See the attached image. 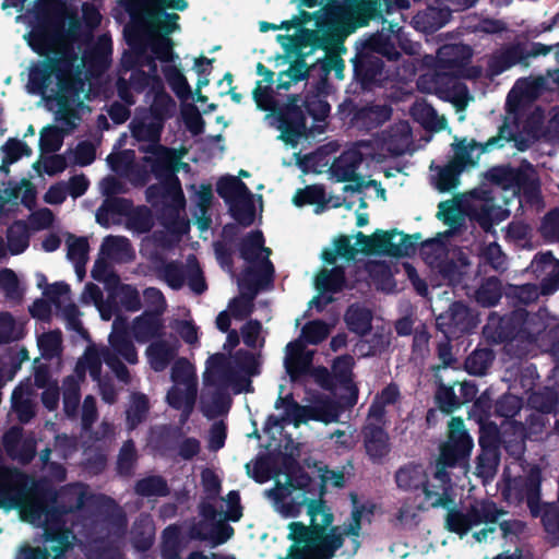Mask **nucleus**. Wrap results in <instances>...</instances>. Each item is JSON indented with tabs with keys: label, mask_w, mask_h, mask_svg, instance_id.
I'll return each mask as SVG.
<instances>
[{
	"label": "nucleus",
	"mask_w": 559,
	"mask_h": 559,
	"mask_svg": "<svg viewBox=\"0 0 559 559\" xmlns=\"http://www.w3.org/2000/svg\"><path fill=\"white\" fill-rule=\"evenodd\" d=\"M80 498L74 508L57 502V491L48 484L35 481L29 475L16 467L0 469V508L21 509L31 522L39 521L43 515H64L82 506Z\"/></svg>",
	"instance_id": "nucleus-1"
},
{
	"label": "nucleus",
	"mask_w": 559,
	"mask_h": 559,
	"mask_svg": "<svg viewBox=\"0 0 559 559\" xmlns=\"http://www.w3.org/2000/svg\"><path fill=\"white\" fill-rule=\"evenodd\" d=\"M37 20V24L28 34L27 41L32 50L44 57V60L29 67L27 88L32 94L45 95L58 66L62 68L68 66L64 60H60L58 52L59 45H66V31L63 20L46 4L39 8Z\"/></svg>",
	"instance_id": "nucleus-2"
},
{
	"label": "nucleus",
	"mask_w": 559,
	"mask_h": 559,
	"mask_svg": "<svg viewBox=\"0 0 559 559\" xmlns=\"http://www.w3.org/2000/svg\"><path fill=\"white\" fill-rule=\"evenodd\" d=\"M514 140V133L507 123H503L499 127L498 133L489 138L486 142H477L474 139L467 142L466 138L456 141L452 144L454 152L453 158L448 164L440 167L438 171L437 189L440 192H448L455 189L460 182V175L466 167L476 166L481 154L495 148H502L508 142Z\"/></svg>",
	"instance_id": "nucleus-3"
},
{
	"label": "nucleus",
	"mask_w": 559,
	"mask_h": 559,
	"mask_svg": "<svg viewBox=\"0 0 559 559\" xmlns=\"http://www.w3.org/2000/svg\"><path fill=\"white\" fill-rule=\"evenodd\" d=\"M544 330V323L524 308H516L497 319L490 317L484 328L486 337L493 344L513 341L534 343Z\"/></svg>",
	"instance_id": "nucleus-4"
},
{
	"label": "nucleus",
	"mask_w": 559,
	"mask_h": 559,
	"mask_svg": "<svg viewBox=\"0 0 559 559\" xmlns=\"http://www.w3.org/2000/svg\"><path fill=\"white\" fill-rule=\"evenodd\" d=\"M484 177L490 183L502 190H513L521 194L530 204H536L542 201L540 181L532 170L514 168L510 164L490 167Z\"/></svg>",
	"instance_id": "nucleus-5"
},
{
	"label": "nucleus",
	"mask_w": 559,
	"mask_h": 559,
	"mask_svg": "<svg viewBox=\"0 0 559 559\" xmlns=\"http://www.w3.org/2000/svg\"><path fill=\"white\" fill-rule=\"evenodd\" d=\"M62 515L46 518L44 526V539L49 544L46 547L31 546L25 544L20 547L15 559H62L66 552L72 547L70 538L72 531L68 528L61 519Z\"/></svg>",
	"instance_id": "nucleus-6"
},
{
	"label": "nucleus",
	"mask_w": 559,
	"mask_h": 559,
	"mask_svg": "<svg viewBox=\"0 0 559 559\" xmlns=\"http://www.w3.org/2000/svg\"><path fill=\"white\" fill-rule=\"evenodd\" d=\"M275 267L271 260H265L259 270L245 269L239 280L241 297L235 298L229 307L236 319L243 320L249 317L253 310V299L260 289L273 285Z\"/></svg>",
	"instance_id": "nucleus-7"
},
{
	"label": "nucleus",
	"mask_w": 559,
	"mask_h": 559,
	"mask_svg": "<svg viewBox=\"0 0 559 559\" xmlns=\"http://www.w3.org/2000/svg\"><path fill=\"white\" fill-rule=\"evenodd\" d=\"M472 49L463 44L443 45L437 52V71L430 76L420 78L421 83H429V88L436 92V78L451 76L454 79L467 78L466 67L471 62Z\"/></svg>",
	"instance_id": "nucleus-8"
},
{
	"label": "nucleus",
	"mask_w": 559,
	"mask_h": 559,
	"mask_svg": "<svg viewBox=\"0 0 559 559\" xmlns=\"http://www.w3.org/2000/svg\"><path fill=\"white\" fill-rule=\"evenodd\" d=\"M60 60H64L68 66L62 68L58 66L55 78L57 80V91H55V98L58 106H62L66 103H76L79 105L82 102L79 100L80 93L82 91L83 81L79 76V72L74 71L75 62L79 56L71 44L59 45Z\"/></svg>",
	"instance_id": "nucleus-9"
},
{
	"label": "nucleus",
	"mask_w": 559,
	"mask_h": 559,
	"mask_svg": "<svg viewBox=\"0 0 559 559\" xmlns=\"http://www.w3.org/2000/svg\"><path fill=\"white\" fill-rule=\"evenodd\" d=\"M318 28L322 29V33H320V31L301 27L298 35L292 37L278 35L277 39L289 40L292 51L296 55L308 53L309 56L316 49L328 51L332 48H337L343 44L344 36L348 34L343 28L330 27L326 24Z\"/></svg>",
	"instance_id": "nucleus-10"
},
{
	"label": "nucleus",
	"mask_w": 559,
	"mask_h": 559,
	"mask_svg": "<svg viewBox=\"0 0 559 559\" xmlns=\"http://www.w3.org/2000/svg\"><path fill=\"white\" fill-rule=\"evenodd\" d=\"M344 532L340 526H331L324 530L322 526L314 528L309 547H295L289 549L290 559H332L337 550L344 546Z\"/></svg>",
	"instance_id": "nucleus-11"
},
{
	"label": "nucleus",
	"mask_w": 559,
	"mask_h": 559,
	"mask_svg": "<svg viewBox=\"0 0 559 559\" xmlns=\"http://www.w3.org/2000/svg\"><path fill=\"white\" fill-rule=\"evenodd\" d=\"M449 428L448 439L440 445L438 457L447 465L465 467L468 465L474 447L473 439L460 417H453L450 420Z\"/></svg>",
	"instance_id": "nucleus-12"
},
{
	"label": "nucleus",
	"mask_w": 559,
	"mask_h": 559,
	"mask_svg": "<svg viewBox=\"0 0 559 559\" xmlns=\"http://www.w3.org/2000/svg\"><path fill=\"white\" fill-rule=\"evenodd\" d=\"M299 94H292L288 102L273 111L281 131L278 139L286 144L295 146L307 132L306 115L299 105Z\"/></svg>",
	"instance_id": "nucleus-13"
},
{
	"label": "nucleus",
	"mask_w": 559,
	"mask_h": 559,
	"mask_svg": "<svg viewBox=\"0 0 559 559\" xmlns=\"http://www.w3.org/2000/svg\"><path fill=\"white\" fill-rule=\"evenodd\" d=\"M352 63L354 82L362 92H372L384 86L389 76L381 57L355 53Z\"/></svg>",
	"instance_id": "nucleus-14"
},
{
	"label": "nucleus",
	"mask_w": 559,
	"mask_h": 559,
	"mask_svg": "<svg viewBox=\"0 0 559 559\" xmlns=\"http://www.w3.org/2000/svg\"><path fill=\"white\" fill-rule=\"evenodd\" d=\"M345 9L355 13L356 29L369 25L370 21L383 20L384 14L393 13L394 9L407 10L409 0H344Z\"/></svg>",
	"instance_id": "nucleus-15"
},
{
	"label": "nucleus",
	"mask_w": 559,
	"mask_h": 559,
	"mask_svg": "<svg viewBox=\"0 0 559 559\" xmlns=\"http://www.w3.org/2000/svg\"><path fill=\"white\" fill-rule=\"evenodd\" d=\"M436 325L447 338H457L474 328V318L469 308L462 301H454L449 309L439 314Z\"/></svg>",
	"instance_id": "nucleus-16"
},
{
	"label": "nucleus",
	"mask_w": 559,
	"mask_h": 559,
	"mask_svg": "<svg viewBox=\"0 0 559 559\" xmlns=\"http://www.w3.org/2000/svg\"><path fill=\"white\" fill-rule=\"evenodd\" d=\"M394 479L399 489L413 493L420 492L425 500L436 496L423 464L411 462L401 466L395 472Z\"/></svg>",
	"instance_id": "nucleus-17"
},
{
	"label": "nucleus",
	"mask_w": 559,
	"mask_h": 559,
	"mask_svg": "<svg viewBox=\"0 0 559 559\" xmlns=\"http://www.w3.org/2000/svg\"><path fill=\"white\" fill-rule=\"evenodd\" d=\"M354 366L355 359L349 354L335 357L331 365L336 386H340L346 392L345 395L340 396L345 407H353L358 402L359 390L354 381Z\"/></svg>",
	"instance_id": "nucleus-18"
},
{
	"label": "nucleus",
	"mask_w": 559,
	"mask_h": 559,
	"mask_svg": "<svg viewBox=\"0 0 559 559\" xmlns=\"http://www.w3.org/2000/svg\"><path fill=\"white\" fill-rule=\"evenodd\" d=\"M528 67L527 55L524 52V43H509L495 50L487 61V74L495 78L510 70L514 66Z\"/></svg>",
	"instance_id": "nucleus-19"
},
{
	"label": "nucleus",
	"mask_w": 559,
	"mask_h": 559,
	"mask_svg": "<svg viewBox=\"0 0 559 559\" xmlns=\"http://www.w3.org/2000/svg\"><path fill=\"white\" fill-rule=\"evenodd\" d=\"M364 447L369 460L374 464H381L391 452L390 436L388 431L378 424L371 421L361 430Z\"/></svg>",
	"instance_id": "nucleus-20"
},
{
	"label": "nucleus",
	"mask_w": 559,
	"mask_h": 559,
	"mask_svg": "<svg viewBox=\"0 0 559 559\" xmlns=\"http://www.w3.org/2000/svg\"><path fill=\"white\" fill-rule=\"evenodd\" d=\"M263 233L259 229L248 233L238 242L239 255L250 265L246 269L259 270L263 262L270 260L271 249L264 246Z\"/></svg>",
	"instance_id": "nucleus-21"
},
{
	"label": "nucleus",
	"mask_w": 559,
	"mask_h": 559,
	"mask_svg": "<svg viewBox=\"0 0 559 559\" xmlns=\"http://www.w3.org/2000/svg\"><path fill=\"white\" fill-rule=\"evenodd\" d=\"M132 334L138 343H146L152 340L163 338L165 325L160 309H146L132 322Z\"/></svg>",
	"instance_id": "nucleus-22"
},
{
	"label": "nucleus",
	"mask_w": 559,
	"mask_h": 559,
	"mask_svg": "<svg viewBox=\"0 0 559 559\" xmlns=\"http://www.w3.org/2000/svg\"><path fill=\"white\" fill-rule=\"evenodd\" d=\"M349 114L352 123L360 130L371 131L391 118L392 109L384 105H366L358 107L352 104Z\"/></svg>",
	"instance_id": "nucleus-23"
},
{
	"label": "nucleus",
	"mask_w": 559,
	"mask_h": 559,
	"mask_svg": "<svg viewBox=\"0 0 559 559\" xmlns=\"http://www.w3.org/2000/svg\"><path fill=\"white\" fill-rule=\"evenodd\" d=\"M344 0H328L322 8L323 16L318 19L317 27H322L323 24L330 27L343 28L347 33L356 31L355 13L345 9Z\"/></svg>",
	"instance_id": "nucleus-24"
},
{
	"label": "nucleus",
	"mask_w": 559,
	"mask_h": 559,
	"mask_svg": "<svg viewBox=\"0 0 559 559\" xmlns=\"http://www.w3.org/2000/svg\"><path fill=\"white\" fill-rule=\"evenodd\" d=\"M501 447L515 460L522 459L525 453V441L528 438L526 426L522 421H502Z\"/></svg>",
	"instance_id": "nucleus-25"
},
{
	"label": "nucleus",
	"mask_w": 559,
	"mask_h": 559,
	"mask_svg": "<svg viewBox=\"0 0 559 559\" xmlns=\"http://www.w3.org/2000/svg\"><path fill=\"white\" fill-rule=\"evenodd\" d=\"M451 16V9L448 7L428 5L413 16L411 24L416 31L432 34L442 28Z\"/></svg>",
	"instance_id": "nucleus-26"
},
{
	"label": "nucleus",
	"mask_w": 559,
	"mask_h": 559,
	"mask_svg": "<svg viewBox=\"0 0 559 559\" xmlns=\"http://www.w3.org/2000/svg\"><path fill=\"white\" fill-rule=\"evenodd\" d=\"M118 2L132 20H138L143 10L185 11L189 5L187 0H118Z\"/></svg>",
	"instance_id": "nucleus-27"
},
{
	"label": "nucleus",
	"mask_w": 559,
	"mask_h": 559,
	"mask_svg": "<svg viewBox=\"0 0 559 559\" xmlns=\"http://www.w3.org/2000/svg\"><path fill=\"white\" fill-rule=\"evenodd\" d=\"M542 480V469L535 465L528 471L520 487L521 498L525 499L533 516H538L540 513Z\"/></svg>",
	"instance_id": "nucleus-28"
},
{
	"label": "nucleus",
	"mask_w": 559,
	"mask_h": 559,
	"mask_svg": "<svg viewBox=\"0 0 559 559\" xmlns=\"http://www.w3.org/2000/svg\"><path fill=\"white\" fill-rule=\"evenodd\" d=\"M386 234L390 235L389 245L385 247L384 255L393 258H405L412 257L416 253L417 241L421 239L420 233L407 235L403 231H399L397 229H391L388 230Z\"/></svg>",
	"instance_id": "nucleus-29"
},
{
	"label": "nucleus",
	"mask_w": 559,
	"mask_h": 559,
	"mask_svg": "<svg viewBox=\"0 0 559 559\" xmlns=\"http://www.w3.org/2000/svg\"><path fill=\"white\" fill-rule=\"evenodd\" d=\"M235 371L231 360L225 354L215 353L206 360L204 380L206 383L228 385V381L234 378Z\"/></svg>",
	"instance_id": "nucleus-30"
},
{
	"label": "nucleus",
	"mask_w": 559,
	"mask_h": 559,
	"mask_svg": "<svg viewBox=\"0 0 559 559\" xmlns=\"http://www.w3.org/2000/svg\"><path fill=\"white\" fill-rule=\"evenodd\" d=\"M141 19L154 33L159 36H168L180 28L177 13H167L158 10H143L140 13Z\"/></svg>",
	"instance_id": "nucleus-31"
},
{
	"label": "nucleus",
	"mask_w": 559,
	"mask_h": 559,
	"mask_svg": "<svg viewBox=\"0 0 559 559\" xmlns=\"http://www.w3.org/2000/svg\"><path fill=\"white\" fill-rule=\"evenodd\" d=\"M362 163V154L356 148L344 151L331 165V173L336 181L345 182L355 178Z\"/></svg>",
	"instance_id": "nucleus-32"
},
{
	"label": "nucleus",
	"mask_w": 559,
	"mask_h": 559,
	"mask_svg": "<svg viewBox=\"0 0 559 559\" xmlns=\"http://www.w3.org/2000/svg\"><path fill=\"white\" fill-rule=\"evenodd\" d=\"M180 156L177 151L168 147V152H159L156 156H144L142 162L150 166V171L156 179L173 175L178 170Z\"/></svg>",
	"instance_id": "nucleus-33"
},
{
	"label": "nucleus",
	"mask_w": 559,
	"mask_h": 559,
	"mask_svg": "<svg viewBox=\"0 0 559 559\" xmlns=\"http://www.w3.org/2000/svg\"><path fill=\"white\" fill-rule=\"evenodd\" d=\"M177 355V347L159 338L153 341L146 348V356L151 368L155 372L164 371Z\"/></svg>",
	"instance_id": "nucleus-34"
},
{
	"label": "nucleus",
	"mask_w": 559,
	"mask_h": 559,
	"mask_svg": "<svg viewBox=\"0 0 559 559\" xmlns=\"http://www.w3.org/2000/svg\"><path fill=\"white\" fill-rule=\"evenodd\" d=\"M372 318L371 310L359 304L350 305L344 314L347 329L359 336H366L370 333Z\"/></svg>",
	"instance_id": "nucleus-35"
},
{
	"label": "nucleus",
	"mask_w": 559,
	"mask_h": 559,
	"mask_svg": "<svg viewBox=\"0 0 559 559\" xmlns=\"http://www.w3.org/2000/svg\"><path fill=\"white\" fill-rule=\"evenodd\" d=\"M197 394V384L185 385V389H181L179 384H174L167 392L166 401L170 407L177 411L183 409L188 416L193 409Z\"/></svg>",
	"instance_id": "nucleus-36"
},
{
	"label": "nucleus",
	"mask_w": 559,
	"mask_h": 559,
	"mask_svg": "<svg viewBox=\"0 0 559 559\" xmlns=\"http://www.w3.org/2000/svg\"><path fill=\"white\" fill-rule=\"evenodd\" d=\"M346 285V275L343 266L323 269L316 277V288L320 294H336L342 292Z\"/></svg>",
	"instance_id": "nucleus-37"
},
{
	"label": "nucleus",
	"mask_w": 559,
	"mask_h": 559,
	"mask_svg": "<svg viewBox=\"0 0 559 559\" xmlns=\"http://www.w3.org/2000/svg\"><path fill=\"white\" fill-rule=\"evenodd\" d=\"M307 56L308 53L296 55V59L289 64L288 69L280 72L277 90H288L293 83L309 78L310 67L306 62Z\"/></svg>",
	"instance_id": "nucleus-38"
},
{
	"label": "nucleus",
	"mask_w": 559,
	"mask_h": 559,
	"mask_svg": "<svg viewBox=\"0 0 559 559\" xmlns=\"http://www.w3.org/2000/svg\"><path fill=\"white\" fill-rule=\"evenodd\" d=\"M112 300L118 302V307L120 306L129 312H135L142 308L140 293L130 284H122L110 288L108 304H112Z\"/></svg>",
	"instance_id": "nucleus-39"
},
{
	"label": "nucleus",
	"mask_w": 559,
	"mask_h": 559,
	"mask_svg": "<svg viewBox=\"0 0 559 559\" xmlns=\"http://www.w3.org/2000/svg\"><path fill=\"white\" fill-rule=\"evenodd\" d=\"M216 192L227 204L240 198L252 197L247 185L238 177L231 175L218 179Z\"/></svg>",
	"instance_id": "nucleus-40"
},
{
	"label": "nucleus",
	"mask_w": 559,
	"mask_h": 559,
	"mask_svg": "<svg viewBox=\"0 0 559 559\" xmlns=\"http://www.w3.org/2000/svg\"><path fill=\"white\" fill-rule=\"evenodd\" d=\"M134 493L143 498L167 497L170 493V488L163 476L150 475L135 481Z\"/></svg>",
	"instance_id": "nucleus-41"
},
{
	"label": "nucleus",
	"mask_w": 559,
	"mask_h": 559,
	"mask_svg": "<svg viewBox=\"0 0 559 559\" xmlns=\"http://www.w3.org/2000/svg\"><path fill=\"white\" fill-rule=\"evenodd\" d=\"M559 393L555 388L545 386L528 397L530 406L537 413L548 415L558 413Z\"/></svg>",
	"instance_id": "nucleus-42"
},
{
	"label": "nucleus",
	"mask_w": 559,
	"mask_h": 559,
	"mask_svg": "<svg viewBox=\"0 0 559 559\" xmlns=\"http://www.w3.org/2000/svg\"><path fill=\"white\" fill-rule=\"evenodd\" d=\"M8 249L11 254L23 253L29 246V230L24 221H15L7 230Z\"/></svg>",
	"instance_id": "nucleus-43"
},
{
	"label": "nucleus",
	"mask_w": 559,
	"mask_h": 559,
	"mask_svg": "<svg viewBox=\"0 0 559 559\" xmlns=\"http://www.w3.org/2000/svg\"><path fill=\"white\" fill-rule=\"evenodd\" d=\"M181 437L180 427L163 425L154 438V448L162 455H170L177 450Z\"/></svg>",
	"instance_id": "nucleus-44"
},
{
	"label": "nucleus",
	"mask_w": 559,
	"mask_h": 559,
	"mask_svg": "<svg viewBox=\"0 0 559 559\" xmlns=\"http://www.w3.org/2000/svg\"><path fill=\"white\" fill-rule=\"evenodd\" d=\"M311 409L310 419L330 424L338 421L342 405L330 397H320L311 405Z\"/></svg>",
	"instance_id": "nucleus-45"
},
{
	"label": "nucleus",
	"mask_w": 559,
	"mask_h": 559,
	"mask_svg": "<svg viewBox=\"0 0 559 559\" xmlns=\"http://www.w3.org/2000/svg\"><path fill=\"white\" fill-rule=\"evenodd\" d=\"M132 136L140 142H160L164 124L154 118L148 122L134 120L130 124Z\"/></svg>",
	"instance_id": "nucleus-46"
},
{
	"label": "nucleus",
	"mask_w": 559,
	"mask_h": 559,
	"mask_svg": "<svg viewBox=\"0 0 559 559\" xmlns=\"http://www.w3.org/2000/svg\"><path fill=\"white\" fill-rule=\"evenodd\" d=\"M148 411V397L141 392L132 393L130 406L126 412L129 429H135L140 424H142L146 419Z\"/></svg>",
	"instance_id": "nucleus-47"
},
{
	"label": "nucleus",
	"mask_w": 559,
	"mask_h": 559,
	"mask_svg": "<svg viewBox=\"0 0 559 559\" xmlns=\"http://www.w3.org/2000/svg\"><path fill=\"white\" fill-rule=\"evenodd\" d=\"M181 532L178 525H168L162 534L160 557L162 559H179L181 550Z\"/></svg>",
	"instance_id": "nucleus-48"
},
{
	"label": "nucleus",
	"mask_w": 559,
	"mask_h": 559,
	"mask_svg": "<svg viewBox=\"0 0 559 559\" xmlns=\"http://www.w3.org/2000/svg\"><path fill=\"white\" fill-rule=\"evenodd\" d=\"M251 198H240L228 203L230 216L236 221V224L242 227L251 226L255 218V209Z\"/></svg>",
	"instance_id": "nucleus-49"
},
{
	"label": "nucleus",
	"mask_w": 559,
	"mask_h": 559,
	"mask_svg": "<svg viewBox=\"0 0 559 559\" xmlns=\"http://www.w3.org/2000/svg\"><path fill=\"white\" fill-rule=\"evenodd\" d=\"M163 73L171 91L180 99H188L192 95L187 78L176 66L163 67Z\"/></svg>",
	"instance_id": "nucleus-50"
},
{
	"label": "nucleus",
	"mask_w": 559,
	"mask_h": 559,
	"mask_svg": "<svg viewBox=\"0 0 559 559\" xmlns=\"http://www.w3.org/2000/svg\"><path fill=\"white\" fill-rule=\"evenodd\" d=\"M389 235L383 230H376L372 235L366 236L364 233L356 234L357 243L361 246V251L366 254H384L386 245H389Z\"/></svg>",
	"instance_id": "nucleus-51"
},
{
	"label": "nucleus",
	"mask_w": 559,
	"mask_h": 559,
	"mask_svg": "<svg viewBox=\"0 0 559 559\" xmlns=\"http://www.w3.org/2000/svg\"><path fill=\"white\" fill-rule=\"evenodd\" d=\"M176 109V102L168 93H159L154 95L150 106V115L154 120L165 126L166 120L173 117Z\"/></svg>",
	"instance_id": "nucleus-52"
},
{
	"label": "nucleus",
	"mask_w": 559,
	"mask_h": 559,
	"mask_svg": "<svg viewBox=\"0 0 559 559\" xmlns=\"http://www.w3.org/2000/svg\"><path fill=\"white\" fill-rule=\"evenodd\" d=\"M127 226L139 234L148 233L154 226L152 211L145 205L132 207L127 217Z\"/></svg>",
	"instance_id": "nucleus-53"
},
{
	"label": "nucleus",
	"mask_w": 559,
	"mask_h": 559,
	"mask_svg": "<svg viewBox=\"0 0 559 559\" xmlns=\"http://www.w3.org/2000/svg\"><path fill=\"white\" fill-rule=\"evenodd\" d=\"M502 297L501 283L497 277H490L476 290V301L483 307L496 306Z\"/></svg>",
	"instance_id": "nucleus-54"
},
{
	"label": "nucleus",
	"mask_w": 559,
	"mask_h": 559,
	"mask_svg": "<svg viewBox=\"0 0 559 559\" xmlns=\"http://www.w3.org/2000/svg\"><path fill=\"white\" fill-rule=\"evenodd\" d=\"M112 52V44L110 37L106 35L99 36L96 44L84 52V60L90 64L106 66Z\"/></svg>",
	"instance_id": "nucleus-55"
},
{
	"label": "nucleus",
	"mask_w": 559,
	"mask_h": 559,
	"mask_svg": "<svg viewBox=\"0 0 559 559\" xmlns=\"http://www.w3.org/2000/svg\"><path fill=\"white\" fill-rule=\"evenodd\" d=\"M170 379L174 384L190 385L193 383L198 385L194 366L186 357H179L175 360Z\"/></svg>",
	"instance_id": "nucleus-56"
},
{
	"label": "nucleus",
	"mask_w": 559,
	"mask_h": 559,
	"mask_svg": "<svg viewBox=\"0 0 559 559\" xmlns=\"http://www.w3.org/2000/svg\"><path fill=\"white\" fill-rule=\"evenodd\" d=\"M523 406V400L514 394L506 393L495 403V415L504 418L503 421L514 420Z\"/></svg>",
	"instance_id": "nucleus-57"
},
{
	"label": "nucleus",
	"mask_w": 559,
	"mask_h": 559,
	"mask_svg": "<svg viewBox=\"0 0 559 559\" xmlns=\"http://www.w3.org/2000/svg\"><path fill=\"white\" fill-rule=\"evenodd\" d=\"M296 206L304 205H318L324 206L326 204L325 190L322 186L311 185L304 189H299L293 198Z\"/></svg>",
	"instance_id": "nucleus-58"
},
{
	"label": "nucleus",
	"mask_w": 559,
	"mask_h": 559,
	"mask_svg": "<svg viewBox=\"0 0 559 559\" xmlns=\"http://www.w3.org/2000/svg\"><path fill=\"white\" fill-rule=\"evenodd\" d=\"M110 345L114 350L129 364L133 365L138 362L136 348L132 341L129 338L126 331H116L110 336Z\"/></svg>",
	"instance_id": "nucleus-59"
},
{
	"label": "nucleus",
	"mask_w": 559,
	"mask_h": 559,
	"mask_svg": "<svg viewBox=\"0 0 559 559\" xmlns=\"http://www.w3.org/2000/svg\"><path fill=\"white\" fill-rule=\"evenodd\" d=\"M502 440V430L493 421L479 424L478 444L480 449L500 450Z\"/></svg>",
	"instance_id": "nucleus-60"
},
{
	"label": "nucleus",
	"mask_w": 559,
	"mask_h": 559,
	"mask_svg": "<svg viewBox=\"0 0 559 559\" xmlns=\"http://www.w3.org/2000/svg\"><path fill=\"white\" fill-rule=\"evenodd\" d=\"M231 364L235 370L240 374L258 376L260 373L259 361L254 354L249 350H236L231 356Z\"/></svg>",
	"instance_id": "nucleus-61"
},
{
	"label": "nucleus",
	"mask_w": 559,
	"mask_h": 559,
	"mask_svg": "<svg viewBox=\"0 0 559 559\" xmlns=\"http://www.w3.org/2000/svg\"><path fill=\"white\" fill-rule=\"evenodd\" d=\"M492 361L490 349H475L465 360V369L469 374L483 376L487 372Z\"/></svg>",
	"instance_id": "nucleus-62"
},
{
	"label": "nucleus",
	"mask_w": 559,
	"mask_h": 559,
	"mask_svg": "<svg viewBox=\"0 0 559 559\" xmlns=\"http://www.w3.org/2000/svg\"><path fill=\"white\" fill-rule=\"evenodd\" d=\"M538 233L548 243L559 242V207H554L544 215Z\"/></svg>",
	"instance_id": "nucleus-63"
},
{
	"label": "nucleus",
	"mask_w": 559,
	"mask_h": 559,
	"mask_svg": "<svg viewBox=\"0 0 559 559\" xmlns=\"http://www.w3.org/2000/svg\"><path fill=\"white\" fill-rule=\"evenodd\" d=\"M66 132L57 126H47L40 132L39 147L44 153H55L63 144Z\"/></svg>",
	"instance_id": "nucleus-64"
}]
</instances>
